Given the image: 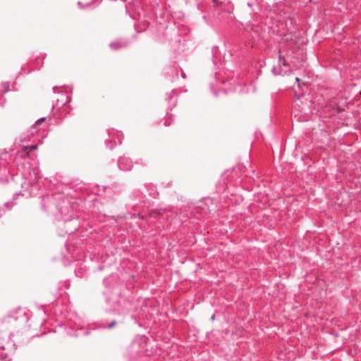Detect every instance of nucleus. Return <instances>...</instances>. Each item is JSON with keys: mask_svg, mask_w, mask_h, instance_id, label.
<instances>
[{"mask_svg": "<svg viewBox=\"0 0 361 361\" xmlns=\"http://www.w3.org/2000/svg\"><path fill=\"white\" fill-rule=\"evenodd\" d=\"M44 121V118H43L38 119V120L37 121L36 123H37V125H39V124H41V123H42V122H43Z\"/></svg>", "mask_w": 361, "mask_h": 361, "instance_id": "obj_2", "label": "nucleus"}, {"mask_svg": "<svg viewBox=\"0 0 361 361\" xmlns=\"http://www.w3.org/2000/svg\"><path fill=\"white\" fill-rule=\"evenodd\" d=\"M295 80H296V81H297V82H299V81H300V79H299L298 78H296V79H295Z\"/></svg>", "mask_w": 361, "mask_h": 361, "instance_id": "obj_5", "label": "nucleus"}, {"mask_svg": "<svg viewBox=\"0 0 361 361\" xmlns=\"http://www.w3.org/2000/svg\"><path fill=\"white\" fill-rule=\"evenodd\" d=\"M36 148H37L36 145L27 146V147H24L25 150H27V149L31 150V149H36Z\"/></svg>", "mask_w": 361, "mask_h": 361, "instance_id": "obj_1", "label": "nucleus"}, {"mask_svg": "<svg viewBox=\"0 0 361 361\" xmlns=\"http://www.w3.org/2000/svg\"><path fill=\"white\" fill-rule=\"evenodd\" d=\"M213 2H217L218 0H212Z\"/></svg>", "mask_w": 361, "mask_h": 361, "instance_id": "obj_6", "label": "nucleus"}, {"mask_svg": "<svg viewBox=\"0 0 361 361\" xmlns=\"http://www.w3.org/2000/svg\"><path fill=\"white\" fill-rule=\"evenodd\" d=\"M157 212L156 211H152L150 212V215L152 216L154 214H157Z\"/></svg>", "mask_w": 361, "mask_h": 361, "instance_id": "obj_4", "label": "nucleus"}, {"mask_svg": "<svg viewBox=\"0 0 361 361\" xmlns=\"http://www.w3.org/2000/svg\"><path fill=\"white\" fill-rule=\"evenodd\" d=\"M116 325V322H112L109 325V328H112L113 326H114Z\"/></svg>", "mask_w": 361, "mask_h": 361, "instance_id": "obj_3", "label": "nucleus"}]
</instances>
